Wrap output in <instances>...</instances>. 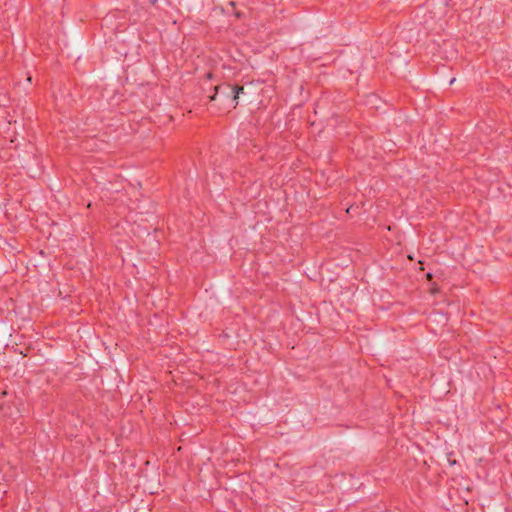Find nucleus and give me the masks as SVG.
Instances as JSON below:
<instances>
[{
    "instance_id": "nucleus-2",
    "label": "nucleus",
    "mask_w": 512,
    "mask_h": 512,
    "mask_svg": "<svg viewBox=\"0 0 512 512\" xmlns=\"http://www.w3.org/2000/svg\"><path fill=\"white\" fill-rule=\"evenodd\" d=\"M233 96L231 101V109H235L239 104L240 94L244 93V87L241 85H232Z\"/></svg>"
},
{
    "instance_id": "nucleus-3",
    "label": "nucleus",
    "mask_w": 512,
    "mask_h": 512,
    "mask_svg": "<svg viewBox=\"0 0 512 512\" xmlns=\"http://www.w3.org/2000/svg\"><path fill=\"white\" fill-rule=\"evenodd\" d=\"M206 77H207V79H212L213 78V74L211 72H209V73L206 74Z\"/></svg>"
},
{
    "instance_id": "nucleus-1",
    "label": "nucleus",
    "mask_w": 512,
    "mask_h": 512,
    "mask_svg": "<svg viewBox=\"0 0 512 512\" xmlns=\"http://www.w3.org/2000/svg\"><path fill=\"white\" fill-rule=\"evenodd\" d=\"M214 93L209 96V101H215L217 97H220L223 103L227 105L229 109H231V101L233 96L232 85L228 83H223L214 86Z\"/></svg>"
}]
</instances>
